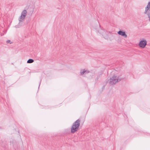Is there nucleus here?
Here are the masks:
<instances>
[{"mask_svg": "<svg viewBox=\"0 0 150 150\" xmlns=\"http://www.w3.org/2000/svg\"><path fill=\"white\" fill-rule=\"evenodd\" d=\"M80 123V120L78 119L73 124L71 129V133H74L79 130Z\"/></svg>", "mask_w": 150, "mask_h": 150, "instance_id": "1", "label": "nucleus"}, {"mask_svg": "<svg viewBox=\"0 0 150 150\" xmlns=\"http://www.w3.org/2000/svg\"><path fill=\"white\" fill-rule=\"evenodd\" d=\"M121 80L119 77L117 76L116 75H114L109 79V83L110 84L113 85Z\"/></svg>", "mask_w": 150, "mask_h": 150, "instance_id": "2", "label": "nucleus"}, {"mask_svg": "<svg viewBox=\"0 0 150 150\" xmlns=\"http://www.w3.org/2000/svg\"><path fill=\"white\" fill-rule=\"evenodd\" d=\"M98 32L102 34L105 38L107 39L108 38L109 34L111 35L112 34L111 32H108L104 30L101 29L100 31H98Z\"/></svg>", "mask_w": 150, "mask_h": 150, "instance_id": "3", "label": "nucleus"}, {"mask_svg": "<svg viewBox=\"0 0 150 150\" xmlns=\"http://www.w3.org/2000/svg\"><path fill=\"white\" fill-rule=\"evenodd\" d=\"M144 14H146L150 21V2H149L145 7Z\"/></svg>", "mask_w": 150, "mask_h": 150, "instance_id": "4", "label": "nucleus"}, {"mask_svg": "<svg viewBox=\"0 0 150 150\" xmlns=\"http://www.w3.org/2000/svg\"><path fill=\"white\" fill-rule=\"evenodd\" d=\"M25 18V17H23L22 16H20L18 19L19 23H18V25H16L15 26L16 28H19L23 25L22 22L24 21Z\"/></svg>", "mask_w": 150, "mask_h": 150, "instance_id": "5", "label": "nucleus"}, {"mask_svg": "<svg viewBox=\"0 0 150 150\" xmlns=\"http://www.w3.org/2000/svg\"><path fill=\"white\" fill-rule=\"evenodd\" d=\"M146 45L147 41L145 40L141 41L139 44V46L142 48H144Z\"/></svg>", "mask_w": 150, "mask_h": 150, "instance_id": "6", "label": "nucleus"}, {"mask_svg": "<svg viewBox=\"0 0 150 150\" xmlns=\"http://www.w3.org/2000/svg\"><path fill=\"white\" fill-rule=\"evenodd\" d=\"M117 33L119 35L123 36L125 38H126L127 37V35L124 31L120 30Z\"/></svg>", "mask_w": 150, "mask_h": 150, "instance_id": "7", "label": "nucleus"}, {"mask_svg": "<svg viewBox=\"0 0 150 150\" xmlns=\"http://www.w3.org/2000/svg\"><path fill=\"white\" fill-rule=\"evenodd\" d=\"M27 12L26 10H24L22 12L21 16H23V17H25Z\"/></svg>", "mask_w": 150, "mask_h": 150, "instance_id": "8", "label": "nucleus"}, {"mask_svg": "<svg viewBox=\"0 0 150 150\" xmlns=\"http://www.w3.org/2000/svg\"><path fill=\"white\" fill-rule=\"evenodd\" d=\"M89 71H86L85 70H84L83 71H81L80 72V75H83L85 73H89Z\"/></svg>", "mask_w": 150, "mask_h": 150, "instance_id": "9", "label": "nucleus"}, {"mask_svg": "<svg viewBox=\"0 0 150 150\" xmlns=\"http://www.w3.org/2000/svg\"><path fill=\"white\" fill-rule=\"evenodd\" d=\"M34 61V60L32 59H29L27 61V63H31L33 62Z\"/></svg>", "mask_w": 150, "mask_h": 150, "instance_id": "10", "label": "nucleus"}, {"mask_svg": "<svg viewBox=\"0 0 150 150\" xmlns=\"http://www.w3.org/2000/svg\"><path fill=\"white\" fill-rule=\"evenodd\" d=\"M11 41L10 40H7L6 41V43L8 44V43H10V44H11L12 43V42H11Z\"/></svg>", "mask_w": 150, "mask_h": 150, "instance_id": "11", "label": "nucleus"}, {"mask_svg": "<svg viewBox=\"0 0 150 150\" xmlns=\"http://www.w3.org/2000/svg\"><path fill=\"white\" fill-rule=\"evenodd\" d=\"M1 140H0V144H1Z\"/></svg>", "mask_w": 150, "mask_h": 150, "instance_id": "12", "label": "nucleus"}, {"mask_svg": "<svg viewBox=\"0 0 150 150\" xmlns=\"http://www.w3.org/2000/svg\"><path fill=\"white\" fill-rule=\"evenodd\" d=\"M98 77L97 78V80H98Z\"/></svg>", "mask_w": 150, "mask_h": 150, "instance_id": "13", "label": "nucleus"}]
</instances>
